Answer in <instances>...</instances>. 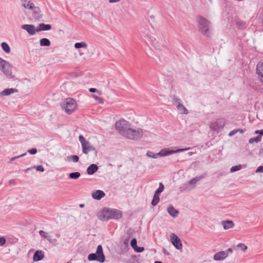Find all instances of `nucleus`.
Here are the masks:
<instances>
[{"mask_svg": "<svg viewBox=\"0 0 263 263\" xmlns=\"http://www.w3.org/2000/svg\"><path fill=\"white\" fill-rule=\"evenodd\" d=\"M93 98L98 102L100 104H103L104 102H103V99L101 98H100L95 95H93Z\"/></svg>", "mask_w": 263, "mask_h": 263, "instance_id": "obj_40", "label": "nucleus"}, {"mask_svg": "<svg viewBox=\"0 0 263 263\" xmlns=\"http://www.w3.org/2000/svg\"><path fill=\"white\" fill-rule=\"evenodd\" d=\"M256 73L258 75L259 81L263 84V62L257 64Z\"/></svg>", "mask_w": 263, "mask_h": 263, "instance_id": "obj_15", "label": "nucleus"}, {"mask_svg": "<svg viewBox=\"0 0 263 263\" xmlns=\"http://www.w3.org/2000/svg\"><path fill=\"white\" fill-rule=\"evenodd\" d=\"M164 186L162 182L159 183V187L155 192L151 204L153 206H156L159 202V195L163 191Z\"/></svg>", "mask_w": 263, "mask_h": 263, "instance_id": "obj_10", "label": "nucleus"}, {"mask_svg": "<svg viewBox=\"0 0 263 263\" xmlns=\"http://www.w3.org/2000/svg\"><path fill=\"white\" fill-rule=\"evenodd\" d=\"M6 243V239L4 237H0V246H3Z\"/></svg>", "mask_w": 263, "mask_h": 263, "instance_id": "obj_48", "label": "nucleus"}, {"mask_svg": "<svg viewBox=\"0 0 263 263\" xmlns=\"http://www.w3.org/2000/svg\"><path fill=\"white\" fill-rule=\"evenodd\" d=\"M17 91V89L15 88H7L1 92L0 96H7Z\"/></svg>", "mask_w": 263, "mask_h": 263, "instance_id": "obj_22", "label": "nucleus"}, {"mask_svg": "<svg viewBox=\"0 0 263 263\" xmlns=\"http://www.w3.org/2000/svg\"><path fill=\"white\" fill-rule=\"evenodd\" d=\"M197 22L199 31L203 34L209 37L211 31V23L205 18L198 16L197 18Z\"/></svg>", "mask_w": 263, "mask_h": 263, "instance_id": "obj_2", "label": "nucleus"}, {"mask_svg": "<svg viewBox=\"0 0 263 263\" xmlns=\"http://www.w3.org/2000/svg\"><path fill=\"white\" fill-rule=\"evenodd\" d=\"M256 173H263V165L259 166L256 170Z\"/></svg>", "mask_w": 263, "mask_h": 263, "instance_id": "obj_49", "label": "nucleus"}, {"mask_svg": "<svg viewBox=\"0 0 263 263\" xmlns=\"http://www.w3.org/2000/svg\"><path fill=\"white\" fill-rule=\"evenodd\" d=\"M163 252L164 254H165L167 255H168L170 254V253L165 249H163Z\"/></svg>", "mask_w": 263, "mask_h": 263, "instance_id": "obj_54", "label": "nucleus"}, {"mask_svg": "<svg viewBox=\"0 0 263 263\" xmlns=\"http://www.w3.org/2000/svg\"><path fill=\"white\" fill-rule=\"evenodd\" d=\"M39 234H40V235H41V237H44V238H45L46 239H47V238L49 236L48 234L46 232H45V231H43V230H40L39 231Z\"/></svg>", "mask_w": 263, "mask_h": 263, "instance_id": "obj_38", "label": "nucleus"}, {"mask_svg": "<svg viewBox=\"0 0 263 263\" xmlns=\"http://www.w3.org/2000/svg\"><path fill=\"white\" fill-rule=\"evenodd\" d=\"M79 141L80 142L82 146L84 145L85 144H86V142H88V141H87L85 139V138L83 137V136H82V135L79 136Z\"/></svg>", "mask_w": 263, "mask_h": 263, "instance_id": "obj_35", "label": "nucleus"}, {"mask_svg": "<svg viewBox=\"0 0 263 263\" xmlns=\"http://www.w3.org/2000/svg\"><path fill=\"white\" fill-rule=\"evenodd\" d=\"M88 259L89 261H97L103 263L105 260V256L103 253V248L101 245L97 247L95 253H90L88 256Z\"/></svg>", "mask_w": 263, "mask_h": 263, "instance_id": "obj_3", "label": "nucleus"}, {"mask_svg": "<svg viewBox=\"0 0 263 263\" xmlns=\"http://www.w3.org/2000/svg\"><path fill=\"white\" fill-rule=\"evenodd\" d=\"M80 176L81 174L78 172H72L69 174V177L73 179H77L80 177Z\"/></svg>", "mask_w": 263, "mask_h": 263, "instance_id": "obj_30", "label": "nucleus"}, {"mask_svg": "<svg viewBox=\"0 0 263 263\" xmlns=\"http://www.w3.org/2000/svg\"><path fill=\"white\" fill-rule=\"evenodd\" d=\"M67 263H70V262H67Z\"/></svg>", "mask_w": 263, "mask_h": 263, "instance_id": "obj_62", "label": "nucleus"}, {"mask_svg": "<svg viewBox=\"0 0 263 263\" xmlns=\"http://www.w3.org/2000/svg\"><path fill=\"white\" fill-rule=\"evenodd\" d=\"M29 154H30L31 155H34L35 154H36L37 153V149L35 148H31V149H30L29 150H28L27 151Z\"/></svg>", "mask_w": 263, "mask_h": 263, "instance_id": "obj_45", "label": "nucleus"}, {"mask_svg": "<svg viewBox=\"0 0 263 263\" xmlns=\"http://www.w3.org/2000/svg\"><path fill=\"white\" fill-rule=\"evenodd\" d=\"M62 107L66 113L71 114L77 109V102L73 99L68 98L65 100Z\"/></svg>", "mask_w": 263, "mask_h": 263, "instance_id": "obj_4", "label": "nucleus"}, {"mask_svg": "<svg viewBox=\"0 0 263 263\" xmlns=\"http://www.w3.org/2000/svg\"><path fill=\"white\" fill-rule=\"evenodd\" d=\"M262 151H263V149H260V151H259V155H260L262 154Z\"/></svg>", "mask_w": 263, "mask_h": 263, "instance_id": "obj_56", "label": "nucleus"}, {"mask_svg": "<svg viewBox=\"0 0 263 263\" xmlns=\"http://www.w3.org/2000/svg\"><path fill=\"white\" fill-rule=\"evenodd\" d=\"M23 6L27 9H33L34 7V4L31 1L27 2L26 0L23 1Z\"/></svg>", "mask_w": 263, "mask_h": 263, "instance_id": "obj_25", "label": "nucleus"}, {"mask_svg": "<svg viewBox=\"0 0 263 263\" xmlns=\"http://www.w3.org/2000/svg\"><path fill=\"white\" fill-rule=\"evenodd\" d=\"M140 31L143 33V35L144 37L147 38V39L151 42L152 45L154 46L155 48L156 49H159L160 46L158 42L156 40L153 35L148 33V30L146 29L145 27H141L140 28Z\"/></svg>", "mask_w": 263, "mask_h": 263, "instance_id": "obj_8", "label": "nucleus"}, {"mask_svg": "<svg viewBox=\"0 0 263 263\" xmlns=\"http://www.w3.org/2000/svg\"><path fill=\"white\" fill-rule=\"evenodd\" d=\"M56 236L59 237L60 236V235L59 234H57Z\"/></svg>", "mask_w": 263, "mask_h": 263, "instance_id": "obj_61", "label": "nucleus"}, {"mask_svg": "<svg viewBox=\"0 0 263 263\" xmlns=\"http://www.w3.org/2000/svg\"><path fill=\"white\" fill-rule=\"evenodd\" d=\"M236 130H238V132H239L241 134L243 133V130L241 129H238Z\"/></svg>", "mask_w": 263, "mask_h": 263, "instance_id": "obj_55", "label": "nucleus"}, {"mask_svg": "<svg viewBox=\"0 0 263 263\" xmlns=\"http://www.w3.org/2000/svg\"><path fill=\"white\" fill-rule=\"evenodd\" d=\"M261 140V137L260 136H257L255 137L251 138L249 140V143L250 144H252L254 142L258 143Z\"/></svg>", "mask_w": 263, "mask_h": 263, "instance_id": "obj_31", "label": "nucleus"}, {"mask_svg": "<svg viewBox=\"0 0 263 263\" xmlns=\"http://www.w3.org/2000/svg\"><path fill=\"white\" fill-rule=\"evenodd\" d=\"M1 47L3 49V50L6 52V53H9L10 51V48L8 44L7 43L3 42L1 44Z\"/></svg>", "mask_w": 263, "mask_h": 263, "instance_id": "obj_29", "label": "nucleus"}, {"mask_svg": "<svg viewBox=\"0 0 263 263\" xmlns=\"http://www.w3.org/2000/svg\"><path fill=\"white\" fill-rule=\"evenodd\" d=\"M237 247L241 250L243 252H245L247 249V247L243 243H239L237 246Z\"/></svg>", "mask_w": 263, "mask_h": 263, "instance_id": "obj_37", "label": "nucleus"}, {"mask_svg": "<svg viewBox=\"0 0 263 263\" xmlns=\"http://www.w3.org/2000/svg\"><path fill=\"white\" fill-rule=\"evenodd\" d=\"M40 44L41 46H50L51 42L49 39L47 38L41 39L40 41Z\"/></svg>", "mask_w": 263, "mask_h": 263, "instance_id": "obj_26", "label": "nucleus"}, {"mask_svg": "<svg viewBox=\"0 0 263 263\" xmlns=\"http://www.w3.org/2000/svg\"><path fill=\"white\" fill-rule=\"evenodd\" d=\"M105 196V193L101 190H96L92 193V197L97 200L101 199Z\"/></svg>", "mask_w": 263, "mask_h": 263, "instance_id": "obj_17", "label": "nucleus"}, {"mask_svg": "<svg viewBox=\"0 0 263 263\" xmlns=\"http://www.w3.org/2000/svg\"><path fill=\"white\" fill-rule=\"evenodd\" d=\"M44 257V252L41 250H37L34 253L33 259L34 261L37 262L42 260Z\"/></svg>", "mask_w": 263, "mask_h": 263, "instance_id": "obj_18", "label": "nucleus"}, {"mask_svg": "<svg viewBox=\"0 0 263 263\" xmlns=\"http://www.w3.org/2000/svg\"><path fill=\"white\" fill-rule=\"evenodd\" d=\"M87 47V44L85 42H84L76 43L74 44V47L76 49H79L81 48H86Z\"/></svg>", "mask_w": 263, "mask_h": 263, "instance_id": "obj_32", "label": "nucleus"}, {"mask_svg": "<svg viewBox=\"0 0 263 263\" xmlns=\"http://www.w3.org/2000/svg\"><path fill=\"white\" fill-rule=\"evenodd\" d=\"M155 263H162V262H161V261H156L155 262Z\"/></svg>", "mask_w": 263, "mask_h": 263, "instance_id": "obj_59", "label": "nucleus"}, {"mask_svg": "<svg viewBox=\"0 0 263 263\" xmlns=\"http://www.w3.org/2000/svg\"><path fill=\"white\" fill-rule=\"evenodd\" d=\"M143 135V133L142 129H132L130 127L125 137L130 140H137L141 139Z\"/></svg>", "mask_w": 263, "mask_h": 263, "instance_id": "obj_7", "label": "nucleus"}, {"mask_svg": "<svg viewBox=\"0 0 263 263\" xmlns=\"http://www.w3.org/2000/svg\"><path fill=\"white\" fill-rule=\"evenodd\" d=\"M225 125V122L222 119H217L215 122L211 123L210 128L212 130H217L222 129Z\"/></svg>", "mask_w": 263, "mask_h": 263, "instance_id": "obj_11", "label": "nucleus"}, {"mask_svg": "<svg viewBox=\"0 0 263 263\" xmlns=\"http://www.w3.org/2000/svg\"><path fill=\"white\" fill-rule=\"evenodd\" d=\"M146 156L148 157L153 158L154 159L157 158L159 157V156L158 155V153H154L153 152L151 151H147L146 153Z\"/></svg>", "mask_w": 263, "mask_h": 263, "instance_id": "obj_34", "label": "nucleus"}, {"mask_svg": "<svg viewBox=\"0 0 263 263\" xmlns=\"http://www.w3.org/2000/svg\"><path fill=\"white\" fill-rule=\"evenodd\" d=\"M34 167H35L36 170L38 171H40L42 172L44 171V168L42 165H37V166H34Z\"/></svg>", "mask_w": 263, "mask_h": 263, "instance_id": "obj_47", "label": "nucleus"}, {"mask_svg": "<svg viewBox=\"0 0 263 263\" xmlns=\"http://www.w3.org/2000/svg\"><path fill=\"white\" fill-rule=\"evenodd\" d=\"M221 224L224 230H228L234 226V222L232 220H225L221 222Z\"/></svg>", "mask_w": 263, "mask_h": 263, "instance_id": "obj_23", "label": "nucleus"}, {"mask_svg": "<svg viewBox=\"0 0 263 263\" xmlns=\"http://www.w3.org/2000/svg\"><path fill=\"white\" fill-rule=\"evenodd\" d=\"M31 168H27V169L25 170V172L27 173L28 172V171Z\"/></svg>", "mask_w": 263, "mask_h": 263, "instance_id": "obj_57", "label": "nucleus"}, {"mask_svg": "<svg viewBox=\"0 0 263 263\" xmlns=\"http://www.w3.org/2000/svg\"><path fill=\"white\" fill-rule=\"evenodd\" d=\"M172 101L173 104L175 105L176 107L178 106V104H182L180 99L176 96H173Z\"/></svg>", "mask_w": 263, "mask_h": 263, "instance_id": "obj_28", "label": "nucleus"}, {"mask_svg": "<svg viewBox=\"0 0 263 263\" xmlns=\"http://www.w3.org/2000/svg\"><path fill=\"white\" fill-rule=\"evenodd\" d=\"M205 177V175H202L200 176L196 177L192 179L189 182V184L191 185L195 184L198 181L201 180Z\"/></svg>", "mask_w": 263, "mask_h": 263, "instance_id": "obj_24", "label": "nucleus"}, {"mask_svg": "<svg viewBox=\"0 0 263 263\" xmlns=\"http://www.w3.org/2000/svg\"><path fill=\"white\" fill-rule=\"evenodd\" d=\"M82 152L85 154H88L89 152L92 151L96 156L97 155V151L95 147L88 141L84 145L82 146Z\"/></svg>", "mask_w": 263, "mask_h": 263, "instance_id": "obj_13", "label": "nucleus"}, {"mask_svg": "<svg viewBox=\"0 0 263 263\" xmlns=\"http://www.w3.org/2000/svg\"><path fill=\"white\" fill-rule=\"evenodd\" d=\"M98 166L96 164H90L87 168V173L89 175H92L98 170Z\"/></svg>", "mask_w": 263, "mask_h": 263, "instance_id": "obj_21", "label": "nucleus"}, {"mask_svg": "<svg viewBox=\"0 0 263 263\" xmlns=\"http://www.w3.org/2000/svg\"><path fill=\"white\" fill-rule=\"evenodd\" d=\"M47 239L50 243L53 244L57 242L56 239L52 238L50 236H48Z\"/></svg>", "mask_w": 263, "mask_h": 263, "instance_id": "obj_46", "label": "nucleus"}, {"mask_svg": "<svg viewBox=\"0 0 263 263\" xmlns=\"http://www.w3.org/2000/svg\"><path fill=\"white\" fill-rule=\"evenodd\" d=\"M190 148H182V149H176L175 150L174 149H170L168 148H165L162 149H161L159 153H158V155L159 157H164L166 156H168L170 155H172L175 153H179L183 152L186 150L189 149Z\"/></svg>", "mask_w": 263, "mask_h": 263, "instance_id": "obj_9", "label": "nucleus"}, {"mask_svg": "<svg viewBox=\"0 0 263 263\" xmlns=\"http://www.w3.org/2000/svg\"><path fill=\"white\" fill-rule=\"evenodd\" d=\"M21 28L26 30L30 35H34L36 32V29L34 25L32 24H25L22 25Z\"/></svg>", "mask_w": 263, "mask_h": 263, "instance_id": "obj_14", "label": "nucleus"}, {"mask_svg": "<svg viewBox=\"0 0 263 263\" xmlns=\"http://www.w3.org/2000/svg\"><path fill=\"white\" fill-rule=\"evenodd\" d=\"M80 206L81 208H83V207L84 206V204H80Z\"/></svg>", "mask_w": 263, "mask_h": 263, "instance_id": "obj_60", "label": "nucleus"}, {"mask_svg": "<svg viewBox=\"0 0 263 263\" xmlns=\"http://www.w3.org/2000/svg\"><path fill=\"white\" fill-rule=\"evenodd\" d=\"M67 161H72L74 162H77L79 160V157L77 155H71L68 156L67 158Z\"/></svg>", "mask_w": 263, "mask_h": 263, "instance_id": "obj_33", "label": "nucleus"}, {"mask_svg": "<svg viewBox=\"0 0 263 263\" xmlns=\"http://www.w3.org/2000/svg\"><path fill=\"white\" fill-rule=\"evenodd\" d=\"M130 126L129 122L124 119L117 121L115 124L116 129L121 135L124 137L127 134Z\"/></svg>", "mask_w": 263, "mask_h": 263, "instance_id": "obj_5", "label": "nucleus"}, {"mask_svg": "<svg viewBox=\"0 0 263 263\" xmlns=\"http://www.w3.org/2000/svg\"><path fill=\"white\" fill-rule=\"evenodd\" d=\"M14 182V180H11L10 181V183H13Z\"/></svg>", "mask_w": 263, "mask_h": 263, "instance_id": "obj_58", "label": "nucleus"}, {"mask_svg": "<svg viewBox=\"0 0 263 263\" xmlns=\"http://www.w3.org/2000/svg\"><path fill=\"white\" fill-rule=\"evenodd\" d=\"M134 250L137 252H138V253H141L142 252H143L144 250V248L143 247H138V246H137L134 249Z\"/></svg>", "mask_w": 263, "mask_h": 263, "instance_id": "obj_39", "label": "nucleus"}, {"mask_svg": "<svg viewBox=\"0 0 263 263\" xmlns=\"http://www.w3.org/2000/svg\"><path fill=\"white\" fill-rule=\"evenodd\" d=\"M25 155H26V153H24L22 155H20L19 156H15V157H12L10 159V162H12L13 161L15 160V159H18L19 158H21L22 157H24L25 156Z\"/></svg>", "mask_w": 263, "mask_h": 263, "instance_id": "obj_43", "label": "nucleus"}, {"mask_svg": "<svg viewBox=\"0 0 263 263\" xmlns=\"http://www.w3.org/2000/svg\"><path fill=\"white\" fill-rule=\"evenodd\" d=\"M237 132H238V130H236V129L233 130L229 133V136L232 137V136H234L235 134H236Z\"/></svg>", "mask_w": 263, "mask_h": 263, "instance_id": "obj_51", "label": "nucleus"}, {"mask_svg": "<svg viewBox=\"0 0 263 263\" xmlns=\"http://www.w3.org/2000/svg\"><path fill=\"white\" fill-rule=\"evenodd\" d=\"M228 256L227 252L221 251L216 253L213 257L215 260H222L226 258Z\"/></svg>", "mask_w": 263, "mask_h": 263, "instance_id": "obj_16", "label": "nucleus"}, {"mask_svg": "<svg viewBox=\"0 0 263 263\" xmlns=\"http://www.w3.org/2000/svg\"><path fill=\"white\" fill-rule=\"evenodd\" d=\"M51 29V25L50 24H45L44 23L40 24L37 28L36 32H40L41 31H47Z\"/></svg>", "mask_w": 263, "mask_h": 263, "instance_id": "obj_19", "label": "nucleus"}, {"mask_svg": "<svg viewBox=\"0 0 263 263\" xmlns=\"http://www.w3.org/2000/svg\"><path fill=\"white\" fill-rule=\"evenodd\" d=\"M225 252H227L229 254V253H231L232 252V249L231 248H229L226 251H224Z\"/></svg>", "mask_w": 263, "mask_h": 263, "instance_id": "obj_53", "label": "nucleus"}, {"mask_svg": "<svg viewBox=\"0 0 263 263\" xmlns=\"http://www.w3.org/2000/svg\"><path fill=\"white\" fill-rule=\"evenodd\" d=\"M255 134H259L258 136H262L263 135V129H260V130H256L255 132Z\"/></svg>", "mask_w": 263, "mask_h": 263, "instance_id": "obj_50", "label": "nucleus"}, {"mask_svg": "<svg viewBox=\"0 0 263 263\" xmlns=\"http://www.w3.org/2000/svg\"><path fill=\"white\" fill-rule=\"evenodd\" d=\"M137 241L136 238H133L130 241V245L134 249L137 246Z\"/></svg>", "mask_w": 263, "mask_h": 263, "instance_id": "obj_41", "label": "nucleus"}, {"mask_svg": "<svg viewBox=\"0 0 263 263\" xmlns=\"http://www.w3.org/2000/svg\"><path fill=\"white\" fill-rule=\"evenodd\" d=\"M177 109L180 114H187L188 110L182 104H178Z\"/></svg>", "mask_w": 263, "mask_h": 263, "instance_id": "obj_27", "label": "nucleus"}, {"mask_svg": "<svg viewBox=\"0 0 263 263\" xmlns=\"http://www.w3.org/2000/svg\"><path fill=\"white\" fill-rule=\"evenodd\" d=\"M241 168V165H237L233 166L230 170L231 172H234L240 170Z\"/></svg>", "mask_w": 263, "mask_h": 263, "instance_id": "obj_36", "label": "nucleus"}, {"mask_svg": "<svg viewBox=\"0 0 263 263\" xmlns=\"http://www.w3.org/2000/svg\"><path fill=\"white\" fill-rule=\"evenodd\" d=\"M171 242L173 246L178 250H181L182 248V244L180 238L175 234L171 235Z\"/></svg>", "mask_w": 263, "mask_h": 263, "instance_id": "obj_12", "label": "nucleus"}, {"mask_svg": "<svg viewBox=\"0 0 263 263\" xmlns=\"http://www.w3.org/2000/svg\"><path fill=\"white\" fill-rule=\"evenodd\" d=\"M120 0H109L110 3H114L119 2Z\"/></svg>", "mask_w": 263, "mask_h": 263, "instance_id": "obj_52", "label": "nucleus"}, {"mask_svg": "<svg viewBox=\"0 0 263 263\" xmlns=\"http://www.w3.org/2000/svg\"><path fill=\"white\" fill-rule=\"evenodd\" d=\"M89 91L90 92H92V93L97 92L99 95H102V92L100 91H99V90H98L97 89L94 88H91L89 89Z\"/></svg>", "mask_w": 263, "mask_h": 263, "instance_id": "obj_42", "label": "nucleus"}, {"mask_svg": "<svg viewBox=\"0 0 263 263\" xmlns=\"http://www.w3.org/2000/svg\"><path fill=\"white\" fill-rule=\"evenodd\" d=\"M12 66L7 61L3 60L0 65V69L9 79H13L14 76L12 72Z\"/></svg>", "mask_w": 263, "mask_h": 263, "instance_id": "obj_6", "label": "nucleus"}, {"mask_svg": "<svg viewBox=\"0 0 263 263\" xmlns=\"http://www.w3.org/2000/svg\"><path fill=\"white\" fill-rule=\"evenodd\" d=\"M98 217L101 221H107L109 219H119L122 216V212L116 209L104 208L98 213Z\"/></svg>", "mask_w": 263, "mask_h": 263, "instance_id": "obj_1", "label": "nucleus"}, {"mask_svg": "<svg viewBox=\"0 0 263 263\" xmlns=\"http://www.w3.org/2000/svg\"><path fill=\"white\" fill-rule=\"evenodd\" d=\"M167 211L168 213V214L173 217L176 218L178 216L179 214V211L177 210H176L174 207L170 205L168 206L167 209Z\"/></svg>", "mask_w": 263, "mask_h": 263, "instance_id": "obj_20", "label": "nucleus"}, {"mask_svg": "<svg viewBox=\"0 0 263 263\" xmlns=\"http://www.w3.org/2000/svg\"><path fill=\"white\" fill-rule=\"evenodd\" d=\"M33 12L35 14H40L41 12L40 8L39 7H35L33 8Z\"/></svg>", "mask_w": 263, "mask_h": 263, "instance_id": "obj_44", "label": "nucleus"}]
</instances>
